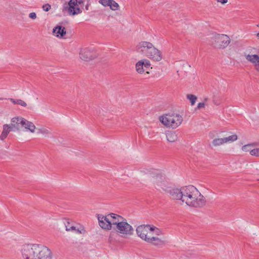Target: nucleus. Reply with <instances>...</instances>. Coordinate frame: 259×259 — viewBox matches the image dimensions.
Instances as JSON below:
<instances>
[{
  "label": "nucleus",
  "instance_id": "obj_1",
  "mask_svg": "<svg viewBox=\"0 0 259 259\" xmlns=\"http://www.w3.org/2000/svg\"><path fill=\"white\" fill-rule=\"evenodd\" d=\"M183 197L182 201L189 206L200 207L205 204V197L193 185L182 187Z\"/></svg>",
  "mask_w": 259,
  "mask_h": 259
},
{
  "label": "nucleus",
  "instance_id": "obj_2",
  "mask_svg": "<svg viewBox=\"0 0 259 259\" xmlns=\"http://www.w3.org/2000/svg\"><path fill=\"white\" fill-rule=\"evenodd\" d=\"M97 217L99 226L102 229L107 230H113V228H115L117 223H119L125 219L122 217L114 213H109L107 216L97 214Z\"/></svg>",
  "mask_w": 259,
  "mask_h": 259
},
{
  "label": "nucleus",
  "instance_id": "obj_3",
  "mask_svg": "<svg viewBox=\"0 0 259 259\" xmlns=\"http://www.w3.org/2000/svg\"><path fill=\"white\" fill-rule=\"evenodd\" d=\"M159 120L165 126L175 129L182 123L183 119L179 114L167 113L160 116Z\"/></svg>",
  "mask_w": 259,
  "mask_h": 259
},
{
  "label": "nucleus",
  "instance_id": "obj_4",
  "mask_svg": "<svg viewBox=\"0 0 259 259\" xmlns=\"http://www.w3.org/2000/svg\"><path fill=\"white\" fill-rule=\"evenodd\" d=\"M145 174L149 175H156L152 176V182L155 186V188L159 190H162V187L166 188L168 184V182L165 180V177L158 172V170L154 169H146Z\"/></svg>",
  "mask_w": 259,
  "mask_h": 259
},
{
  "label": "nucleus",
  "instance_id": "obj_5",
  "mask_svg": "<svg viewBox=\"0 0 259 259\" xmlns=\"http://www.w3.org/2000/svg\"><path fill=\"white\" fill-rule=\"evenodd\" d=\"M210 44L215 48L224 49L230 42V38L225 34L213 33L210 37Z\"/></svg>",
  "mask_w": 259,
  "mask_h": 259
},
{
  "label": "nucleus",
  "instance_id": "obj_6",
  "mask_svg": "<svg viewBox=\"0 0 259 259\" xmlns=\"http://www.w3.org/2000/svg\"><path fill=\"white\" fill-rule=\"evenodd\" d=\"M84 2V0H70L68 3L63 5V12L68 11V14L72 16L80 14L82 11L77 6L83 4Z\"/></svg>",
  "mask_w": 259,
  "mask_h": 259
},
{
  "label": "nucleus",
  "instance_id": "obj_7",
  "mask_svg": "<svg viewBox=\"0 0 259 259\" xmlns=\"http://www.w3.org/2000/svg\"><path fill=\"white\" fill-rule=\"evenodd\" d=\"M37 244H25L23 246L21 250L22 256L24 259H34L35 254L37 253L36 250Z\"/></svg>",
  "mask_w": 259,
  "mask_h": 259
},
{
  "label": "nucleus",
  "instance_id": "obj_8",
  "mask_svg": "<svg viewBox=\"0 0 259 259\" xmlns=\"http://www.w3.org/2000/svg\"><path fill=\"white\" fill-rule=\"evenodd\" d=\"M113 230L119 233L131 235L133 234L134 229L131 225L128 224L126 219L122 222L117 224L115 228H113Z\"/></svg>",
  "mask_w": 259,
  "mask_h": 259
},
{
  "label": "nucleus",
  "instance_id": "obj_9",
  "mask_svg": "<svg viewBox=\"0 0 259 259\" xmlns=\"http://www.w3.org/2000/svg\"><path fill=\"white\" fill-rule=\"evenodd\" d=\"M37 250V253L35 254L34 259H51L52 252L50 249L47 247L41 244H37L36 245Z\"/></svg>",
  "mask_w": 259,
  "mask_h": 259
},
{
  "label": "nucleus",
  "instance_id": "obj_10",
  "mask_svg": "<svg viewBox=\"0 0 259 259\" xmlns=\"http://www.w3.org/2000/svg\"><path fill=\"white\" fill-rule=\"evenodd\" d=\"M162 191L169 194L171 199L182 201L183 197L182 187L181 189L171 188L168 185L166 188L162 187Z\"/></svg>",
  "mask_w": 259,
  "mask_h": 259
},
{
  "label": "nucleus",
  "instance_id": "obj_11",
  "mask_svg": "<svg viewBox=\"0 0 259 259\" xmlns=\"http://www.w3.org/2000/svg\"><path fill=\"white\" fill-rule=\"evenodd\" d=\"M153 46L152 44L150 42L141 41L137 45L136 50L138 53L147 57Z\"/></svg>",
  "mask_w": 259,
  "mask_h": 259
},
{
  "label": "nucleus",
  "instance_id": "obj_12",
  "mask_svg": "<svg viewBox=\"0 0 259 259\" xmlns=\"http://www.w3.org/2000/svg\"><path fill=\"white\" fill-rule=\"evenodd\" d=\"M80 58L84 61H89L96 57V54L91 49L84 48L80 50Z\"/></svg>",
  "mask_w": 259,
  "mask_h": 259
},
{
  "label": "nucleus",
  "instance_id": "obj_13",
  "mask_svg": "<svg viewBox=\"0 0 259 259\" xmlns=\"http://www.w3.org/2000/svg\"><path fill=\"white\" fill-rule=\"evenodd\" d=\"M147 57L154 61H160L162 59L161 53L154 46L147 55Z\"/></svg>",
  "mask_w": 259,
  "mask_h": 259
},
{
  "label": "nucleus",
  "instance_id": "obj_14",
  "mask_svg": "<svg viewBox=\"0 0 259 259\" xmlns=\"http://www.w3.org/2000/svg\"><path fill=\"white\" fill-rule=\"evenodd\" d=\"M149 226V225H142L139 226L136 229V232L138 236L146 242L149 238L147 237L148 231L146 228H148Z\"/></svg>",
  "mask_w": 259,
  "mask_h": 259
},
{
  "label": "nucleus",
  "instance_id": "obj_15",
  "mask_svg": "<svg viewBox=\"0 0 259 259\" xmlns=\"http://www.w3.org/2000/svg\"><path fill=\"white\" fill-rule=\"evenodd\" d=\"M99 3L104 7L109 6L113 11L118 9V4L114 0H99Z\"/></svg>",
  "mask_w": 259,
  "mask_h": 259
},
{
  "label": "nucleus",
  "instance_id": "obj_16",
  "mask_svg": "<svg viewBox=\"0 0 259 259\" xmlns=\"http://www.w3.org/2000/svg\"><path fill=\"white\" fill-rule=\"evenodd\" d=\"M22 117H15L11 119V123L9 124L11 128L12 129V132H16L19 131L21 127V120Z\"/></svg>",
  "mask_w": 259,
  "mask_h": 259
},
{
  "label": "nucleus",
  "instance_id": "obj_17",
  "mask_svg": "<svg viewBox=\"0 0 259 259\" xmlns=\"http://www.w3.org/2000/svg\"><path fill=\"white\" fill-rule=\"evenodd\" d=\"M53 33L55 34L57 37L62 38L65 35L66 31L64 27L61 25H57L53 28Z\"/></svg>",
  "mask_w": 259,
  "mask_h": 259
},
{
  "label": "nucleus",
  "instance_id": "obj_18",
  "mask_svg": "<svg viewBox=\"0 0 259 259\" xmlns=\"http://www.w3.org/2000/svg\"><path fill=\"white\" fill-rule=\"evenodd\" d=\"M147 242L158 247H161L165 244V241L164 240L156 237L149 238L147 240Z\"/></svg>",
  "mask_w": 259,
  "mask_h": 259
},
{
  "label": "nucleus",
  "instance_id": "obj_19",
  "mask_svg": "<svg viewBox=\"0 0 259 259\" xmlns=\"http://www.w3.org/2000/svg\"><path fill=\"white\" fill-rule=\"evenodd\" d=\"M11 131H12V129L11 128L10 125L8 124H4L3 125V131L0 136V139L1 140L5 139Z\"/></svg>",
  "mask_w": 259,
  "mask_h": 259
},
{
  "label": "nucleus",
  "instance_id": "obj_20",
  "mask_svg": "<svg viewBox=\"0 0 259 259\" xmlns=\"http://www.w3.org/2000/svg\"><path fill=\"white\" fill-rule=\"evenodd\" d=\"M246 59L254 64L255 66H259V56L257 55H248Z\"/></svg>",
  "mask_w": 259,
  "mask_h": 259
},
{
  "label": "nucleus",
  "instance_id": "obj_21",
  "mask_svg": "<svg viewBox=\"0 0 259 259\" xmlns=\"http://www.w3.org/2000/svg\"><path fill=\"white\" fill-rule=\"evenodd\" d=\"M167 140L169 142H174L177 141L178 136L175 132L170 131L166 134Z\"/></svg>",
  "mask_w": 259,
  "mask_h": 259
},
{
  "label": "nucleus",
  "instance_id": "obj_22",
  "mask_svg": "<svg viewBox=\"0 0 259 259\" xmlns=\"http://www.w3.org/2000/svg\"><path fill=\"white\" fill-rule=\"evenodd\" d=\"M68 224L66 225V230L67 231H75L76 233L78 234H81V231L79 230L78 229H77L76 227L73 225H70V223L67 222Z\"/></svg>",
  "mask_w": 259,
  "mask_h": 259
},
{
  "label": "nucleus",
  "instance_id": "obj_23",
  "mask_svg": "<svg viewBox=\"0 0 259 259\" xmlns=\"http://www.w3.org/2000/svg\"><path fill=\"white\" fill-rule=\"evenodd\" d=\"M225 143H231L237 139V136L236 134L232 135L228 137L223 138Z\"/></svg>",
  "mask_w": 259,
  "mask_h": 259
},
{
  "label": "nucleus",
  "instance_id": "obj_24",
  "mask_svg": "<svg viewBox=\"0 0 259 259\" xmlns=\"http://www.w3.org/2000/svg\"><path fill=\"white\" fill-rule=\"evenodd\" d=\"M143 63V62L139 61L136 64V70L139 73H142L144 71Z\"/></svg>",
  "mask_w": 259,
  "mask_h": 259
},
{
  "label": "nucleus",
  "instance_id": "obj_25",
  "mask_svg": "<svg viewBox=\"0 0 259 259\" xmlns=\"http://www.w3.org/2000/svg\"><path fill=\"white\" fill-rule=\"evenodd\" d=\"M225 143H224V139H223V138H217V139H214L212 141V144L214 146H220L223 144Z\"/></svg>",
  "mask_w": 259,
  "mask_h": 259
},
{
  "label": "nucleus",
  "instance_id": "obj_26",
  "mask_svg": "<svg viewBox=\"0 0 259 259\" xmlns=\"http://www.w3.org/2000/svg\"><path fill=\"white\" fill-rule=\"evenodd\" d=\"M187 98L190 100L191 105H194L195 104L197 99L196 96L192 94H187Z\"/></svg>",
  "mask_w": 259,
  "mask_h": 259
},
{
  "label": "nucleus",
  "instance_id": "obj_27",
  "mask_svg": "<svg viewBox=\"0 0 259 259\" xmlns=\"http://www.w3.org/2000/svg\"><path fill=\"white\" fill-rule=\"evenodd\" d=\"M20 122H21V127H24L26 129L28 130L31 121H28L26 119L22 118Z\"/></svg>",
  "mask_w": 259,
  "mask_h": 259
},
{
  "label": "nucleus",
  "instance_id": "obj_28",
  "mask_svg": "<svg viewBox=\"0 0 259 259\" xmlns=\"http://www.w3.org/2000/svg\"><path fill=\"white\" fill-rule=\"evenodd\" d=\"M140 61H142L143 62V67H145L146 69H148L150 67V61L147 59H143L140 60Z\"/></svg>",
  "mask_w": 259,
  "mask_h": 259
},
{
  "label": "nucleus",
  "instance_id": "obj_29",
  "mask_svg": "<svg viewBox=\"0 0 259 259\" xmlns=\"http://www.w3.org/2000/svg\"><path fill=\"white\" fill-rule=\"evenodd\" d=\"M250 154L251 155L258 157L259 156V148H256V149L251 150L250 152Z\"/></svg>",
  "mask_w": 259,
  "mask_h": 259
},
{
  "label": "nucleus",
  "instance_id": "obj_30",
  "mask_svg": "<svg viewBox=\"0 0 259 259\" xmlns=\"http://www.w3.org/2000/svg\"><path fill=\"white\" fill-rule=\"evenodd\" d=\"M251 145L250 144H247V145H244V146H242V149L244 151H246V152L249 151V152H250V151L251 150Z\"/></svg>",
  "mask_w": 259,
  "mask_h": 259
},
{
  "label": "nucleus",
  "instance_id": "obj_31",
  "mask_svg": "<svg viewBox=\"0 0 259 259\" xmlns=\"http://www.w3.org/2000/svg\"><path fill=\"white\" fill-rule=\"evenodd\" d=\"M43 10L45 12H48L51 8V6L49 4L44 5L42 7Z\"/></svg>",
  "mask_w": 259,
  "mask_h": 259
},
{
  "label": "nucleus",
  "instance_id": "obj_32",
  "mask_svg": "<svg viewBox=\"0 0 259 259\" xmlns=\"http://www.w3.org/2000/svg\"><path fill=\"white\" fill-rule=\"evenodd\" d=\"M35 129V125L32 122H31L30 124H29V126L28 127V130L31 133H34Z\"/></svg>",
  "mask_w": 259,
  "mask_h": 259
},
{
  "label": "nucleus",
  "instance_id": "obj_33",
  "mask_svg": "<svg viewBox=\"0 0 259 259\" xmlns=\"http://www.w3.org/2000/svg\"><path fill=\"white\" fill-rule=\"evenodd\" d=\"M38 133L47 135L49 133V131L44 128H39L38 129Z\"/></svg>",
  "mask_w": 259,
  "mask_h": 259
},
{
  "label": "nucleus",
  "instance_id": "obj_34",
  "mask_svg": "<svg viewBox=\"0 0 259 259\" xmlns=\"http://www.w3.org/2000/svg\"><path fill=\"white\" fill-rule=\"evenodd\" d=\"M16 103L17 104L20 105L24 107H26L27 105L26 103L24 101L20 99L16 100Z\"/></svg>",
  "mask_w": 259,
  "mask_h": 259
},
{
  "label": "nucleus",
  "instance_id": "obj_35",
  "mask_svg": "<svg viewBox=\"0 0 259 259\" xmlns=\"http://www.w3.org/2000/svg\"><path fill=\"white\" fill-rule=\"evenodd\" d=\"M29 17L32 19H35L36 18V14L34 12H31L29 14Z\"/></svg>",
  "mask_w": 259,
  "mask_h": 259
},
{
  "label": "nucleus",
  "instance_id": "obj_36",
  "mask_svg": "<svg viewBox=\"0 0 259 259\" xmlns=\"http://www.w3.org/2000/svg\"><path fill=\"white\" fill-rule=\"evenodd\" d=\"M204 106L205 104L203 102L199 103L197 105V108L199 109L204 107Z\"/></svg>",
  "mask_w": 259,
  "mask_h": 259
},
{
  "label": "nucleus",
  "instance_id": "obj_37",
  "mask_svg": "<svg viewBox=\"0 0 259 259\" xmlns=\"http://www.w3.org/2000/svg\"><path fill=\"white\" fill-rule=\"evenodd\" d=\"M148 228H149V229L150 231H155V230L156 229L155 227H154L153 226H151L150 225Z\"/></svg>",
  "mask_w": 259,
  "mask_h": 259
},
{
  "label": "nucleus",
  "instance_id": "obj_38",
  "mask_svg": "<svg viewBox=\"0 0 259 259\" xmlns=\"http://www.w3.org/2000/svg\"><path fill=\"white\" fill-rule=\"evenodd\" d=\"M218 2H220L222 4H225L227 3L228 0H217Z\"/></svg>",
  "mask_w": 259,
  "mask_h": 259
},
{
  "label": "nucleus",
  "instance_id": "obj_39",
  "mask_svg": "<svg viewBox=\"0 0 259 259\" xmlns=\"http://www.w3.org/2000/svg\"><path fill=\"white\" fill-rule=\"evenodd\" d=\"M161 231L157 228H156L155 231V233L158 235H159L161 233Z\"/></svg>",
  "mask_w": 259,
  "mask_h": 259
},
{
  "label": "nucleus",
  "instance_id": "obj_40",
  "mask_svg": "<svg viewBox=\"0 0 259 259\" xmlns=\"http://www.w3.org/2000/svg\"><path fill=\"white\" fill-rule=\"evenodd\" d=\"M11 100L12 101L13 103H14L15 104H17V103H16V100L13 99H11Z\"/></svg>",
  "mask_w": 259,
  "mask_h": 259
},
{
  "label": "nucleus",
  "instance_id": "obj_41",
  "mask_svg": "<svg viewBox=\"0 0 259 259\" xmlns=\"http://www.w3.org/2000/svg\"><path fill=\"white\" fill-rule=\"evenodd\" d=\"M85 9H86L87 10H88V6H85Z\"/></svg>",
  "mask_w": 259,
  "mask_h": 259
},
{
  "label": "nucleus",
  "instance_id": "obj_42",
  "mask_svg": "<svg viewBox=\"0 0 259 259\" xmlns=\"http://www.w3.org/2000/svg\"><path fill=\"white\" fill-rule=\"evenodd\" d=\"M257 36L259 38V32L257 34Z\"/></svg>",
  "mask_w": 259,
  "mask_h": 259
}]
</instances>
